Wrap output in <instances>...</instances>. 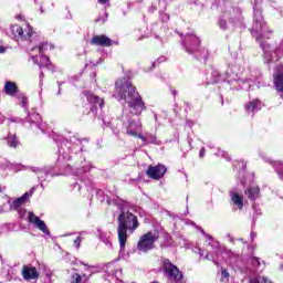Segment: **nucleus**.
Listing matches in <instances>:
<instances>
[{"instance_id": "obj_18", "label": "nucleus", "mask_w": 283, "mask_h": 283, "mask_svg": "<svg viewBox=\"0 0 283 283\" xmlns=\"http://www.w3.org/2000/svg\"><path fill=\"white\" fill-rule=\"evenodd\" d=\"M52 65V61L45 54H40V67H50Z\"/></svg>"}, {"instance_id": "obj_3", "label": "nucleus", "mask_w": 283, "mask_h": 283, "mask_svg": "<svg viewBox=\"0 0 283 283\" xmlns=\"http://www.w3.org/2000/svg\"><path fill=\"white\" fill-rule=\"evenodd\" d=\"M158 232L148 231L139 238V241L137 243L138 251H142L143 253L151 251V249L156 247V240H158Z\"/></svg>"}, {"instance_id": "obj_17", "label": "nucleus", "mask_w": 283, "mask_h": 283, "mask_svg": "<svg viewBox=\"0 0 283 283\" xmlns=\"http://www.w3.org/2000/svg\"><path fill=\"white\" fill-rule=\"evenodd\" d=\"M7 143L9 147H13V149H17V147H19V137H17V135H9L7 137Z\"/></svg>"}, {"instance_id": "obj_5", "label": "nucleus", "mask_w": 283, "mask_h": 283, "mask_svg": "<svg viewBox=\"0 0 283 283\" xmlns=\"http://www.w3.org/2000/svg\"><path fill=\"white\" fill-rule=\"evenodd\" d=\"M11 32L15 39H21V41H30L34 34V29L30 24H27L24 28L19 24H14L11 27Z\"/></svg>"}, {"instance_id": "obj_12", "label": "nucleus", "mask_w": 283, "mask_h": 283, "mask_svg": "<svg viewBox=\"0 0 283 283\" xmlns=\"http://www.w3.org/2000/svg\"><path fill=\"white\" fill-rule=\"evenodd\" d=\"M3 92L7 96H17V94H19V86L12 81H7L4 83Z\"/></svg>"}, {"instance_id": "obj_4", "label": "nucleus", "mask_w": 283, "mask_h": 283, "mask_svg": "<svg viewBox=\"0 0 283 283\" xmlns=\"http://www.w3.org/2000/svg\"><path fill=\"white\" fill-rule=\"evenodd\" d=\"M161 266L164 269V273L167 275L169 280L175 281L176 283L182 282V273L178 266H176L169 259H164Z\"/></svg>"}, {"instance_id": "obj_25", "label": "nucleus", "mask_w": 283, "mask_h": 283, "mask_svg": "<svg viewBox=\"0 0 283 283\" xmlns=\"http://www.w3.org/2000/svg\"><path fill=\"white\" fill-rule=\"evenodd\" d=\"M207 154V149H205V147H202L199 151V158H205V155Z\"/></svg>"}, {"instance_id": "obj_24", "label": "nucleus", "mask_w": 283, "mask_h": 283, "mask_svg": "<svg viewBox=\"0 0 283 283\" xmlns=\"http://www.w3.org/2000/svg\"><path fill=\"white\" fill-rule=\"evenodd\" d=\"M126 134H127V136L138 137V133L135 132V130H132V129H129V128L126 130Z\"/></svg>"}, {"instance_id": "obj_11", "label": "nucleus", "mask_w": 283, "mask_h": 283, "mask_svg": "<svg viewBox=\"0 0 283 283\" xmlns=\"http://www.w3.org/2000/svg\"><path fill=\"white\" fill-rule=\"evenodd\" d=\"M85 97L87 99V103L93 105L91 112H96V105H99V109H103V107H105V99L98 97V95H94V93H87Z\"/></svg>"}, {"instance_id": "obj_20", "label": "nucleus", "mask_w": 283, "mask_h": 283, "mask_svg": "<svg viewBox=\"0 0 283 283\" xmlns=\"http://www.w3.org/2000/svg\"><path fill=\"white\" fill-rule=\"evenodd\" d=\"M82 282H83V276H81V274L78 273L73 274L72 283H82Z\"/></svg>"}, {"instance_id": "obj_13", "label": "nucleus", "mask_w": 283, "mask_h": 283, "mask_svg": "<svg viewBox=\"0 0 283 283\" xmlns=\"http://www.w3.org/2000/svg\"><path fill=\"white\" fill-rule=\"evenodd\" d=\"M244 195L247 196L248 200L255 202V200L260 198V187L258 186L248 187L244 191Z\"/></svg>"}, {"instance_id": "obj_28", "label": "nucleus", "mask_w": 283, "mask_h": 283, "mask_svg": "<svg viewBox=\"0 0 283 283\" xmlns=\"http://www.w3.org/2000/svg\"><path fill=\"white\" fill-rule=\"evenodd\" d=\"M98 3H101L102 6H105V3H109V0H98Z\"/></svg>"}, {"instance_id": "obj_7", "label": "nucleus", "mask_w": 283, "mask_h": 283, "mask_svg": "<svg viewBox=\"0 0 283 283\" xmlns=\"http://www.w3.org/2000/svg\"><path fill=\"white\" fill-rule=\"evenodd\" d=\"M30 198V193L25 192L21 197L14 199L12 203L10 205V211H18L20 214V218H23L25 216V209H21L25 202H28Z\"/></svg>"}, {"instance_id": "obj_26", "label": "nucleus", "mask_w": 283, "mask_h": 283, "mask_svg": "<svg viewBox=\"0 0 283 283\" xmlns=\"http://www.w3.org/2000/svg\"><path fill=\"white\" fill-rule=\"evenodd\" d=\"M137 138H140V140H143V143L147 142V137H145L143 134H138Z\"/></svg>"}, {"instance_id": "obj_23", "label": "nucleus", "mask_w": 283, "mask_h": 283, "mask_svg": "<svg viewBox=\"0 0 283 283\" xmlns=\"http://www.w3.org/2000/svg\"><path fill=\"white\" fill-rule=\"evenodd\" d=\"M81 242H83V237L78 235L75 240H74V244L77 249L81 248Z\"/></svg>"}, {"instance_id": "obj_9", "label": "nucleus", "mask_w": 283, "mask_h": 283, "mask_svg": "<svg viewBox=\"0 0 283 283\" xmlns=\"http://www.w3.org/2000/svg\"><path fill=\"white\" fill-rule=\"evenodd\" d=\"M28 222L30 224H34L36 229L42 231L45 235H50V230L48 229V224H45V221L41 220L34 212H29Z\"/></svg>"}, {"instance_id": "obj_2", "label": "nucleus", "mask_w": 283, "mask_h": 283, "mask_svg": "<svg viewBox=\"0 0 283 283\" xmlns=\"http://www.w3.org/2000/svg\"><path fill=\"white\" fill-rule=\"evenodd\" d=\"M140 227V221H138V216L134 214L129 210H122L117 217V239L120 249H125L127 245V240L129 238L128 233H134L136 229Z\"/></svg>"}, {"instance_id": "obj_22", "label": "nucleus", "mask_w": 283, "mask_h": 283, "mask_svg": "<svg viewBox=\"0 0 283 283\" xmlns=\"http://www.w3.org/2000/svg\"><path fill=\"white\" fill-rule=\"evenodd\" d=\"M219 28H221V30H227L228 25H227V20L224 19H220L218 22Z\"/></svg>"}, {"instance_id": "obj_30", "label": "nucleus", "mask_w": 283, "mask_h": 283, "mask_svg": "<svg viewBox=\"0 0 283 283\" xmlns=\"http://www.w3.org/2000/svg\"><path fill=\"white\" fill-rule=\"evenodd\" d=\"M172 94H174V96H176V94H178V91L172 90Z\"/></svg>"}, {"instance_id": "obj_1", "label": "nucleus", "mask_w": 283, "mask_h": 283, "mask_svg": "<svg viewBox=\"0 0 283 283\" xmlns=\"http://www.w3.org/2000/svg\"><path fill=\"white\" fill-rule=\"evenodd\" d=\"M113 96L117 101H125L133 116H140L147 109L145 102H143V96H140L132 80L127 77H120L115 82V93Z\"/></svg>"}, {"instance_id": "obj_27", "label": "nucleus", "mask_w": 283, "mask_h": 283, "mask_svg": "<svg viewBox=\"0 0 283 283\" xmlns=\"http://www.w3.org/2000/svg\"><path fill=\"white\" fill-rule=\"evenodd\" d=\"M0 54H6V46L0 45Z\"/></svg>"}, {"instance_id": "obj_19", "label": "nucleus", "mask_w": 283, "mask_h": 283, "mask_svg": "<svg viewBox=\"0 0 283 283\" xmlns=\"http://www.w3.org/2000/svg\"><path fill=\"white\" fill-rule=\"evenodd\" d=\"M255 107H258V102L252 101L245 105V111L250 113L255 112Z\"/></svg>"}, {"instance_id": "obj_10", "label": "nucleus", "mask_w": 283, "mask_h": 283, "mask_svg": "<svg viewBox=\"0 0 283 283\" xmlns=\"http://www.w3.org/2000/svg\"><path fill=\"white\" fill-rule=\"evenodd\" d=\"M22 277L27 282H30V280H39V270H36L35 266L32 265H23L22 266Z\"/></svg>"}, {"instance_id": "obj_14", "label": "nucleus", "mask_w": 283, "mask_h": 283, "mask_svg": "<svg viewBox=\"0 0 283 283\" xmlns=\"http://www.w3.org/2000/svg\"><path fill=\"white\" fill-rule=\"evenodd\" d=\"M230 198L234 207L240 210L244 209V196L238 192H230Z\"/></svg>"}, {"instance_id": "obj_16", "label": "nucleus", "mask_w": 283, "mask_h": 283, "mask_svg": "<svg viewBox=\"0 0 283 283\" xmlns=\"http://www.w3.org/2000/svg\"><path fill=\"white\" fill-rule=\"evenodd\" d=\"M254 25H256V30L264 28V17H262V13L254 14Z\"/></svg>"}, {"instance_id": "obj_6", "label": "nucleus", "mask_w": 283, "mask_h": 283, "mask_svg": "<svg viewBox=\"0 0 283 283\" xmlns=\"http://www.w3.org/2000/svg\"><path fill=\"white\" fill-rule=\"evenodd\" d=\"M165 174H167V167L163 164L149 166L146 170V176H148L150 180H163Z\"/></svg>"}, {"instance_id": "obj_21", "label": "nucleus", "mask_w": 283, "mask_h": 283, "mask_svg": "<svg viewBox=\"0 0 283 283\" xmlns=\"http://www.w3.org/2000/svg\"><path fill=\"white\" fill-rule=\"evenodd\" d=\"M221 276H222V280H229L230 274H229V271H227V268H221Z\"/></svg>"}, {"instance_id": "obj_29", "label": "nucleus", "mask_w": 283, "mask_h": 283, "mask_svg": "<svg viewBox=\"0 0 283 283\" xmlns=\"http://www.w3.org/2000/svg\"><path fill=\"white\" fill-rule=\"evenodd\" d=\"M262 281L263 283H269V279H266V276H263Z\"/></svg>"}, {"instance_id": "obj_8", "label": "nucleus", "mask_w": 283, "mask_h": 283, "mask_svg": "<svg viewBox=\"0 0 283 283\" xmlns=\"http://www.w3.org/2000/svg\"><path fill=\"white\" fill-rule=\"evenodd\" d=\"M115 43L114 40L105 34L94 35L91 39V45H96L97 48H112Z\"/></svg>"}, {"instance_id": "obj_31", "label": "nucleus", "mask_w": 283, "mask_h": 283, "mask_svg": "<svg viewBox=\"0 0 283 283\" xmlns=\"http://www.w3.org/2000/svg\"><path fill=\"white\" fill-rule=\"evenodd\" d=\"M25 101H28V98H27V97H23V98H22V103H25Z\"/></svg>"}, {"instance_id": "obj_15", "label": "nucleus", "mask_w": 283, "mask_h": 283, "mask_svg": "<svg viewBox=\"0 0 283 283\" xmlns=\"http://www.w3.org/2000/svg\"><path fill=\"white\" fill-rule=\"evenodd\" d=\"M33 50H39V54H45V52H52V50H54V44L50 42H42L38 46L33 48Z\"/></svg>"}]
</instances>
